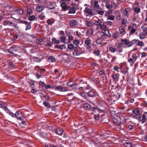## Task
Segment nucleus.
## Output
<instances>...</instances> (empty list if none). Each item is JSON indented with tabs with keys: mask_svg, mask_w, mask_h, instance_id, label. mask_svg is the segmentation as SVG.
Returning a JSON list of instances; mask_svg holds the SVG:
<instances>
[{
	"mask_svg": "<svg viewBox=\"0 0 147 147\" xmlns=\"http://www.w3.org/2000/svg\"><path fill=\"white\" fill-rule=\"evenodd\" d=\"M91 5H93V8L95 10H102L98 4V1L96 0H91L90 1Z\"/></svg>",
	"mask_w": 147,
	"mask_h": 147,
	"instance_id": "1",
	"label": "nucleus"
},
{
	"mask_svg": "<svg viewBox=\"0 0 147 147\" xmlns=\"http://www.w3.org/2000/svg\"><path fill=\"white\" fill-rule=\"evenodd\" d=\"M3 24L4 26L8 25L14 27L16 28L17 29L19 28L17 24H14L12 22L9 20H6L4 21Z\"/></svg>",
	"mask_w": 147,
	"mask_h": 147,
	"instance_id": "2",
	"label": "nucleus"
},
{
	"mask_svg": "<svg viewBox=\"0 0 147 147\" xmlns=\"http://www.w3.org/2000/svg\"><path fill=\"white\" fill-rule=\"evenodd\" d=\"M84 12L86 17L89 16L90 17L94 15L92 10L87 7H86L85 8L84 11Z\"/></svg>",
	"mask_w": 147,
	"mask_h": 147,
	"instance_id": "3",
	"label": "nucleus"
},
{
	"mask_svg": "<svg viewBox=\"0 0 147 147\" xmlns=\"http://www.w3.org/2000/svg\"><path fill=\"white\" fill-rule=\"evenodd\" d=\"M87 96L89 97L94 98L96 97L97 95V93L94 90H92L86 93Z\"/></svg>",
	"mask_w": 147,
	"mask_h": 147,
	"instance_id": "4",
	"label": "nucleus"
},
{
	"mask_svg": "<svg viewBox=\"0 0 147 147\" xmlns=\"http://www.w3.org/2000/svg\"><path fill=\"white\" fill-rule=\"evenodd\" d=\"M105 6L108 9L111 8H115L116 7L115 4L113 2L107 1L106 3Z\"/></svg>",
	"mask_w": 147,
	"mask_h": 147,
	"instance_id": "5",
	"label": "nucleus"
},
{
	"mask_svg": "<svg viewBox=\"0 0 147 147\" xmlns=\"http://www.w3.org/2000/svg\"><path fill=\"white\" fill-rule=\"evenodd\" d=\"M146 117L147 116L145 114H143L142 116L140 115L137 116L136 118H134L138 119L140 121H141L142 122V123H144L146 121Z\"/></svg>",
	"mask_w": 147,
	"mask_h": 147,
	"instance_id": "6",
	"label": "nucleus"
},
{
	"mask_svg": "<svg viewBox=\"0 0 147 147\" xmlns=\"http://www.w3.org/2000/svg\"><path fill=\"white\" fill-rule=\"evenodd\" d=\"M21 23L24 24L26 26L25 30H30L31 28V24L30 22H28L26 21H22L20 19H18Z\"/></svg>",
	"mask_w": 147,
	"mask_h": 147,
	"instance_id": "7",
	"label": "nucleus"
},
{
	"mask_svg": "<svg viewBox=\"0 0 147 147\" xmlns=\"http://www.w3.org/2000/svg\"><path fill=\"white\" fill-rule=\"evenodd\" d=\"M121 41L122 44L126 45L128 47L132 46V42L127 39H122L121 40Z\"/></svg>",
	"mask_w": 147,
	"mask_h": 147,
	"instance_id": "8",
	"label": "nucleus"
},
{
	"mask_svg": "<svg viewBox=\"0 0 147 147\" xmlns=\"http://www.w3.org/2000/svg\"><path fill=\"white\" fill-rule=\"evenodd\" d=\"M136 24H134L132 25V26H129L128 27V29L129 30H130L129 32L130 35H131L133 34L136 31V30L134 28V27H136Z\"/></svg>",
	"mask_w": 147,
	"mask_h": 147,
	"instance_id": "9",
	"label": "nucleus"
},
{
	"mask_svg": "<svg viewBox=\"0 0 147 147\" xmlns=\"http://www.w3.org/2000/svg\"><path fill=\"white\" fill-rule=\"evenodd\" d=\"M133 112L134 113L133 114L132 116L134 118H136L137 116H138L141 115V113L140 112L139 109L138 108H136L133 110Z\"/></svg>",
	"mask_w": 147,
	"mask_h": 147,
	"instance_id": "10",
	"label": "nucleus"
},
{
	"mask_svg": "<svg viewBox=\"0 0 147 147\" xmlns=\"http://www.w3.org/2000/svg\"><path fill=\"white\" fill-rule=\"evenodd\" d=\"M69 24L70 27H73L79 24V22L78 20H72L70 21Z\"/></svg>",
	"mask_w": 147,
	"mask_h": 147,
	"instance_id": "11",
	"label": "nucleus"
},
{
	"mask_svg": "<svg viewBox=\"0 0 147 147\" xmlns=\"http://www.w3.org/2000/svg\"><path fill=\"white\" fill-rule=\"evenodd\" d=\"M113 121L114 123L117 125H121L122 123L121 121V119L120 117H115L113 118Z\"/></svg>",
	"mask_w": 147,
	"mask_h": 147,
	"instance_id": "12",
	"label": "nucleus"
},
{
	"mask_svg": "<svg viewBox=\"0 0 147 147\" xmlns=\"http://www.w3.org/2000/svg\"><path fill=\"white\" fill-rule=\"evenodd\" d=\"M123 13L125 16L128 18L129 15L131 13V9L129 8H127L123 10Z\"/></svg>",
	"mask_w": 147,
	"mask_h": 147,
	"instance_id": "13",
	"label": "nucleus"
},
{
	"mask_svg": "<svg viewBox=\"0 0 147 147\" xmlns=\"http://www.w3.org/2000/svg\"><path fill=\"white\" fill-rule=\"evenodd\" d=\"M55 89L56 91H59L60 92H65L67 91L66 88L63 87L60 85L56 87Z\"/></svg>",
	"mask_w": 147,
	"mask_h": 147,
	"instance_id": "14",
	"label": "nucleus"
},
{
	"mask_svg": "<svg viewBox=\"0 0 147 147\" xmlns=\"http://www.w3.org/2000/svg\"><path fill=\"white\" fill-rule=\"evenodd\" d=\"M56 4L54 2H51L47 6V8L49 9H55L56 8Z\"/></svg>",
	"mask_w": 147,
	"mask_h": 147,
	"instance_id": "15",
	"label": "nucleus"
},
{
	"mask_svg": "<svg viewBox=\"0 0 147 147\" xmlns=\"http://www.w3.org/2000/svg\"><path fill=\"white\" fill-rule=\"evenodd\" d=\"M16 116L18 119H19L21 120H22L23 119L22 117V114L21 112L19 111H17L16 113Z\"/></svg>",
	"mask_w": 147,
	"mask_h": 147,
	"instance_id": "16",
	"label": "nucleus"
},
{
	"mask_svg": "<svg viewBox=\"0 0 147 147\" xmlns=\"http://www.w3.org/2000/svg\"><path fill=\"white\" fill-rule=\"evenodd\" d=\"M61 6L63 10L64 11L69 9L70 8L69 6H67L66 3H62L61 4Z\"/></svg>",
	"mask_w": 147,
	"mask_h": 147,
	"instance_id": "17",
	"label": "nucleus"
},
{
	"mask_svg": "<svg viewBox=\"0 0 147 147\" xmlns=\"http://www.w3.org/2000/svg\"><path fill=\"white\" fill-rule=\"evenodd\" d=\"M78 47H76L74 48V52H73V55L74 56H79L80 55L79 51H78Z\"/></svg>",
	"mask_w": 147,
	"mask_h": 147,
	"instance_id": "18",
	"label": "nucleus"
},
{
	"mask_svg": "<svg viewBox=\"0 0 147 147\" xmlns=\"http://www.w3.org/2000/svg\"><path fill=\"white\" fill-rule=\"evenodd\" d=\"M63 129L60 128H57L56 130V134L60 136L61 135L63 134Z\"/></svg>",
	"mask_w": 147,
	"mask_h": 147,
	"instance_id": "19",
	"label": "nucleus"
},
{
	"mask_svg": "<svg viewBox=\"0 0 147 147\" xmlns=\"http://www.w3.org/2000/svg\"><path fill=\"white\" fill-rule=\"evenodd\" d=\"M84 43L89 49L91 48L90 45L91 41L89 39H86L84 41Z\"/></svg>",
	"mask_w": 147,
	"mask_h": 147,
	"instance_id": "20",
	"label": "nucleus"
},
{
	"mask_svg": "<svg viewBox=\"0 0 147 147\" xmlns=\"http://www.w3.org/2000/svg\"><path fill=\"white\" fill-rule=\"evenodd\" d=\"M84 22L86 25L87 26L90 27L93 25V23L90 21L86 20Z\"/></svg>",
	"mask_w": 147,
	"mask_h": 147,
	"instance_id": "21",
	"label": "nucleus"
},
{
	"mask_svg": "<svg viewBox=\"0 0 147 147\" xmlns=\"http://www.w3.org/2000/svg\"><path fill=\"white\" fill-rule=\"evenodd\" d=\"M0 107L2 108L5 111L8 110L9 111V110L8 109L7 107V105L5 104H3V103H0Z\"/></svg>",
	"mask_w": 147,
	"mask_h": 147,
	"instance_id": "22",
	"label": "nucleus"
},
{
	"mask_svg": "<svg viewBox=\"0 0 147 147\" xmlns=\"http://www.w3.org/2000/svg\"><path fill=\"white\" fill-rule=\"evenodd\" d=\"M97 19V20H96L94 23L93 24L95 26H99L101 24V22L100 20L98 19L97 18L95 17Z\"/></svg>",
	"mask_w": 147,
	"mask_h": 147,
	"instance_id": "23",
	"label": "nucleus"
},
{
	"mask_svg": "<svg viewBox=\"0 0 147 147\" xmlns=\"http://www.w3.org/2000/svg\"><path fill=\"white\" fill-rule=\"evenodd\" d=\"M77 10L76 8L74 7H73L72 8H71L69 9V11L68 12V13H72L74 14L76 13V11Z\"/></svg>",
	"mask_w": 147,
	"mask_h": 147,
	"instance_id": "24",
	"label": "nucleus"
},
{
	"mask_svg": "<svg viewBox=\"0 0 147 147\" xmlns=\"http://www.w3.org/2000/svg\"><path fill=\"white\" fill-rule=\"evenodd\" d=\"M91 106L88 103L84 104L83 105V107L86 110H89Z\"/></svg>",
	"mask_w": 147,
	"mask_h": 147,
	"instance_id": "25",
	"label": "nucleus"
},
{
	"mask_svg": "<svg viewBox=\"0 0 147 147\" xmlns=\"http://www.w3.org/2000/svg\"><path fill=\"white\" fill-rule=\"evenodd\" d=\"M15 11L17 12V13L20 15H22L24 13V11L21 9H17L15 10Z\"/></svg>",
	"mask_w": 147,
	"mask_h": 147,
	"instance_id": "26",
	"label": "nucleus"
},
{
	"mask_svg": "<svg viewBox=\"0 0 147 147\" xmlns=\"http://www.w3.org/2000/svg\"><path fill=\"white\" fill-rule=\"evenodd\" d=\"M119 30L121 34L124 35L125 34V31L123 27H120L119 28Z\"/></svg>",
	"mask_w": 147,
	"mask_h": 147,
	"instance_id": "27",
	"label": "nucleus"
},
{
	"mask_svg": "<svg viewBox=\"0 0 147 147\" xmlns=\"http://www.w3.org/2000/svg\"><path fill=\"white\" fill-rule=\"evenodd\" d=\"M102 38H99L96 40V42L97 44L102 45L103 44L102 43Z\"/></svg>",
	"mask_w": 147,
	"mask_h": 147,
	"instance_id": "28",
	"label": "nucleus"
},
{
	"mask_svg": "<svg viewBox=\"0 0 147 147\" xmlns=\"http://www.w3.org/2000/svg\"><path fill=\"white\" fill-rule=\"evenodd\" d=\"M56 59L55 58L52 56H51L49 57L48 59V61L49 62H53L55 61Z\"/></svg>",
	"mask_w": 147,
	"mask_h": 147,
	"instance_id": "29",
	"label": "nucleus"
},
{
	"mask_svg": "<svg viewBox=\"0 0 147 147\" xmlns=\"http://www.w3.org/2000/svg\"><path fill=\"white\" fill-rule=\"evenodd\" d=\"M36 9L37 11L40 12L43 10L44 8L42 6L38 5L36 7Z\"/></svg>",
	"mask_w": 147,
	"mask_h": 147,
	"instance_id": "30",
	"label": "nucleus"
},
{
	"mask_svg": "<svg viewBox=\"0 0 147 147\" xmlns=\"http://www.w3.org/2000/svg\"><path fill=\"white\" fill-rule=\"evenodd\" d=\"M76 84V83H73L71 82H68L66 84L69 87H71L73 86H75V85Z\"/></svg>",
	"mask_w": 147,
	"mask_h": 147,
	"instance_id": "31",
	"label": "nucleus"
},
{
	"mask_svg": "<svg viewBox=\"0 0 147 147\" xmlns=\"http://www.w3.org/2000/svg\"><path fill=\"white\" fill-rule=\"evenodd\" d=\"M120 35L119 33L117 31L115 32L113 36V37L114 38H117Z\"/></svg>",
	"mask_w": 147,
	"mask_h": 147,
	"instance_id": "32",
	"label": "nucleus"
},
{
	"mask_svg": "<svg viewBox=\"0 0 147 147\" xmlns=\"http://www.w3.org/2000/svg\"><path fill=\"white\" fill-rule=\"evenodd\" d=\"M27 13L26 15L27 17H29L30 14L32 12V10L30 8H28L27 9Z\"/></svg>",
	"mask_w": 147,
	"mask_h": 147,
	"instance_id": "33",
	"label": "nucleus"
},
{
	"mask_svg": "<svg viewBox=\"0 0 147 147\" xmlns=\"http://www.w3.org/2000/svg\"><path fill=\"white\" fill-rule=\"evenodd\" d=\"M104 33L105 36H109L111 35L109 31L108 30H105Z\"/></svg>",
	"mask_w": 147,
	"mask_h": 147,
	"instance_id": "34",
	"label": "nucleus"
},
{
	"mask_svg": "<svg viewBox=\"0 0 147 147\" xmlns=\"http://www.w3.org/2000/svg\"><path fill=\"white\" fill-rule=\"evenodd\" d=\"M43 105L46 107H49L50 108L51 107V105L49 103H47L46 102H43Z\"/></svg>",
	"mask_w": 147,
	"mask_h": 147,
	"instance_id": "35",
	"label": "nucleus"
},
{
	"mask_svg": "<svg viewBox=\"0 0 147 147\" xmlns=\"http://www.w3.org/2000/svg\"><path fill=\"white\" fill-rule=\"evenodd\" d=\"M137 45L141 47H142L144 45V43L142 41H140L139 40H138V41Z\"/></svg>",
	"mask_w": 147,
	"mask_h": 147,
	"instance_id": "36",
	"label": "nucleus"
},
{
	"mask_svg": "<svg viewBox=\"0 0 147 147\" xmlns=\"http://www.w3.org/2000/svg\"><path fill=\"white\" fill-rule=\"evenodd\" d=\"M139 37L141 39H143L145 38V35L144 33H141L139 34Z\"/></svg>",
	"mask_w": 147,
	"mask_h": 147,
	"instance_id": "37",
	"label": "nucleus"
},
{
	"mask_svg": "<svg viewBox=\"0 0 147 147\" xmlns=\"http://www.w3.org/2000/svg\"><path fill=\"white\" fill-rule=\"evenodd\" d=\"M124 145L126 147H131L132 146V144L130 142H126L124 144Z\"/></svg>",
	"mask_w": 147,
	"mask_h": 147,
	"instance_id": "38",
	"label": "nucleus"
},
{
	"mask_svg": "<svg viewBox=\"0 0 147 147\" xmlns=\"http://www.w3.org/2000/svg\"><path fill=\"white\" fill-rule=\"evenodd\" d=\"M13 48L14 46L11 47L8 50V51L9 53L12 54H14V53H13Z\"/></svg>",
	"mask_w": 147,
	"mask_h": 147,
	"instance_id": "39",
	"label": "nucleus"
},
{
	"mask_svg": "<svg viewBox=\"0 0 147 147\" xmlns=\"http://www.w3.org/2000/svg\"><path fill=\"white\" fill-rule=\"evenodd\" d=\"M38 17L40 20H43L45 18V16L43 13H42L41 14H40L38 16Z\"/></svg>",
	"mask_w": 147,
	"mask_h": 147,
	"instance_id": "40",
	"label": "nucleus"
},
{
	"mask_svg": "<svg viewBox=\"0 0 147 147\" xmlns=\"http://www.w3.org/2000/svg\"><path fill=\"white\" fill-rule=\"evenodd\" d=\"M112 78L114 79V80H118L119 79V76L116 74L113 75L112 76Z\"/></svg>",
	"mask_w": 147,
	"mask_h": 147,
	"instance_id": "41",
	"label": "nucleus"
},
{
	"mask_svg": "<svg viewBox=\"0 0 147 147\" xmlns=\"http://www.w3.org/2000/svg\"><path fill=\"white\" fill-rule=\"evenodd\" d=\"M100 27V28L102 30H106L107 26L104 24H101L99 26Z\"/></svg>",
	"mask_w": 147,
	"mask_h": 147,
	"instance_id": "42",
	"label": "nucleus"
},
{
	"mask_svg": "<svg viewBox=\"0 0 147 147\" xmlns=\"http://www.w3.org/2000/svg\"><path fill=\"white\" fill-rule=\"evenodd\" d=\"M96 11H97V13L100 15H102L104 13V11L101 10Z\"/></svg>",
	"mask_w": 147,
	"mask_h": 147,
	"instance_id": "43",
	"label": "nucleus"
},
{
	"mask_svg": "<svg viewBox=\"0 0 147 147\" xmlns=\"http://www.w3.org/2000/svg\"><path fill=\"white\" fill-rule=\"evenodd\" d=\"M134 11L135 12H136L137 13H138L140 12V9L139 7H136L134 8Z\"/></svg>",
	"mask_w": 147,
	"mask_h": 147,
	"instance_id": "44",
	"label": "nucleus"
},
{
	"mask_svg": "<svg viewBox=\"0 0 147 147\" xmlns=\"http://www.w3.org/2000/svg\"><path fill=\"white\" fill-rule=\"evenodd\" d=\"M93 53L94 54L97 56H99L100 54V51L99 50L94 51Z\"/></svg>",
	"mask_w": 147,
	"mask_h": 147,
	"instance_id": "45",
	"label": "nucleus"
},
{
	"mask_svg": "<svg viewBox=\"0 0 147 147\" xmlns=\"http://www.w3.org/2000/svg\"><path fill=\"white\" fill-rule=\"evenodd\" d=\"M42 56H41V58H40L39 57H35V59L36 61V62H40L42 60Z\"/></svg>",
	"mask_w": 147,
	"mask_h": 147,
	"instance_id": "46",
	"label": "nucleus"
},
{
	"mask_svg": "<svg viewBox=\"0 0 147 147\" xmlns=\"http://www.w3.org/2000/svg\"><path fill=\"white\" fill-rule=\"evenodd\" d=\"M73 43L75 45H78L80 43V42L78 40H75L73 42Z\"/></svg>",
	"mask_w": 147,
	"mask_h": 147,
	"instance_id": "47",
	"label": "nucleus"
},
{
	"mask_svg": "<svg viewBox=\"0 0 147 147\" xmlns=\"http://www.w3.org/2000/svg\"><path fill=\"white\" fill-rule=\"evenodd\" d=\"M74 48V45L72 44H71L68 45V48L70 50H71L73 49Z\"/></svg>",
	"mask_w": 147,
	"mask_h": 147,
	"instance_id": "48",
	"label": "nucleus"
},
{
	"mask_svg": "<svg viewBox=\"0 0 147 147\" xmlns=\"http://www.w3.org/2000/svg\"><path fill=\"white\" fill-rule=\"evenodd\" d=\"M138 41V40L134 39L132 41H131V42H132V46L133 44H134L136 43L137 44Z\"/></svg>",
	"mask_w": 147,
	"mask_h": 147,
	"instance_id": "49",
	"label": "nucleus"
},
{
	"mask_svg": "<svg viewBox=\"0 0 147 147\" xmlns=\"http://www.w3.org/2000/svg\"><path fill=\"white\" fill-rule=\"evenodd\" d=\"M20 48V47L19 46L17 47H15L14 46L13 50V51L14 52L17 51Z\"/></svg>",
	"mask_w": 147,
	"mask_h": 147,
	"instance_id": "50",
	"label": "nucleus"
},
{
	"mask_svg": "<svg viewBox=\"0 0 147 147\" xmlns=\"http://www.w3.org/2000/svg\"><path fill=\"white\" fill-rule=\"evenodd\" d=\"M100 37L102 38H104V37L105 36V35L104 34V32H100Z\"/></svg>",
	"mask_w": 147,
	"mask_h": 147,
	"instance_id": "51",
	"label": "nucleus"
},
{
	"mask_svg": "<svg viewBox=\"0 0 147 147\" xmlns=\"http://www.w3.org/2000/svg\"><path fill=\"white\" fill-rule=\"evenodd\" d=\"M35 18V17L34 16H30L29 18L28 19L29 20L31 21H32L34 20Z\"/></svg>",
	"mask_w": 147,
	"mask_h": 147,
	"instance_id": "52",
	"label": "nucleus"
},
{
	"mask_svg": "<svg viewBox=\"0 0 147 147\" xmlns=\"http://www.w3.org/2000/svg\"><path fill=\"white\" fill-rule=\"evenodd\" d=\"M52 40L57 44H59L60 42L59 41V40H57L55 38H53Z\"/></svg>",
	"mask_w": 147,
	"mask_h": 147,
	"instance_id": "53",
	"label": "nucleus"
},
{
	"mask_svg": "<svg viewBox=\"0 0 147 147\" xmlns=\"http://www.w3.org/2000/svg\"><path fill=\"white\" fill-rule=\"evenodd\" d=\"M107 19L108 20H113L114 19V17L113 16H108L107 17Z\"/></svg>",
	"mask_w": 147,
	"mask_h": 147,
	"instance_id": "54",
	"label": "nucleus"
},
{
	"mask_svg": "<svg viewBox=\"0 0 147 147\" xmlns=\"http://www.w3.org/2000/svg\"><path fill=\"white\" fill-rule=\"evenodd\" d=\"M61 41L62 42H64L65 40V37L63 36H62L61 37Z\"/></svg>",
	"mask_w": 147,
	"mask_h": 147,
	"instance_id": "55",
	"label": "nucleus"
},
{
	"mask_svg": "<svg viewBox=\"0 0 147 147\" xmlns=\"http://www.w3.org/2000/svg\"><path fill=\"white\" fill-rule=\"evenodd\" d=\"M109 50L111 53H114V48L112 47H109Z\"/></svg>",
	"mask_w": 147,
	"mask_h": 147,
	"instance_id": "56",
	"label": "nucleus"
},
{
	"mask_svg": "<svg viewBox=\"0 0 147 147\" xmlns=\"http://www.w3.org/2000/svg\"><path fill=\"white\" fill-rule=\"evenodd\" d=\"M127 22L126 19H123L122 20V21L121 23L123 25L127 23Z\"/></svg>",
	"mask_w": 147,
	"mask_h": 147,
	"instance_id": "57",
	"label": "nucleus"
},
{
	"mask_svg": "<svg viewBox=\"0 0 147 147\" xmlns=\"http://www.w3.org/2000/svg\"><path fill=\"white\" fill-rule=\"evenodd\" d=\"M128 61L130 63H132V64H133L134 63V61L133 59L131 58H130L128 59Z\"/></svg>",
	"mask_w": 147,
	"mask_h": 147,
	"instance_id": "58",
	"label": "nucleus"
},
{
	"mask_svg": "<svg viewBox=\"0 0 147 147\" xmlns=\"http://www.w3.org/2000/svg\"><path fill=\"white\" fill-rule=\"evenodd\" d=\"M122 125V124L121 125H121H117V128L118 129H119L120 130L121 129H123V128L122 127V126H121Z\"/></svg>",
	"mask_w": 147,
	"mask_h": 147,
	"instance_id": "59",
	"label": "nucleus"
},
{
	"mask_svg": "<svg viewBox=\"0 0 147 147\" xmlns=\"http://www.w3.org/2000/svg\"><path fill=\"white\" fill-rule=\"evenodd\" d=\"M142 28L144 32H146L147 31V27H145L144 26H142Z\"/></svg>",
	"mask_w": 147,
	"mask_h": 147,
	"instance_id": "60",
	"label": "nucleus"
},
{
	"mask_svg": "<svg viewBox=\"0 0 147 147\" xmlns=\"http://www.w3.org/2000/svg\"><path fill=\"white\" fill-rule=\"evenodd\" d=\"M113 69L114 70L119 72V68L116 66H115L114 67Z\"/></svg>",
	"mask_w": 147,
	"mask_h": 147,
	"instance_id": "61",
	"label": "nucleus"
},
{
	"mask_svg": "<svg viewBox=\"0 0 147 147\" xmlns=\"http://www.w3.org/2000/svg\"><path fill=\"white\" fill-rule=\"evenodd\" d=\"M59 49H63V48H65L66 47V46L65 45H63L59 46Z\"/></svg>",
	"mask_w": 147,
	"mask_h": 147,
	"instance_id": "62",
	"label": "nucleus"
},
{
	"mask_svg": "<svg viewBox=\"0 0 147 147\" xmlns=\"http://www.w3.org/2000/svg\"><path fill=\"white\" fill-rule=\"evenodd\" d=\"M68 37L69 38V42H70L73 39V37L72 35L69 36Z\"/></svg>",
	"mask_w": 147,
	"mask_h": 147,
	"instance_id": "63",
	"label": "nucleus"
},
{
	"mask_svg": "<svg viewBox=\"0 0 147 147\" xmlns=\"http://www.w3.org/2000/svg\"><path fill=\"white\" fill-rule=\"evenodd\" d=\"M39 84L40 86H45V83L43 82H41L39 83Z\"/></svg>",
	"mask_w": 147,
	"mask_h": 147,
	"instance_id": "64",
	"label": "nucleus"
}]
</instances>
